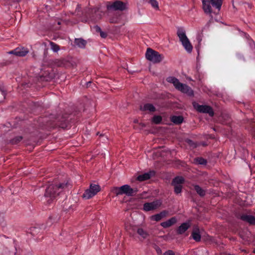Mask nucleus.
I'll return each instance as SVG.
<instances>
[{
	"label": "nucleus",
	"mask_w": 255,
	"mask_h": 255,
	"mask_svg": "<svg viewBox=\"0 0 255 255\" xmlns=\"http://www.w3.org/2000/svg\"><path fill=\"white\" fill-rule=\"evenodd\" d=\"M67 184L62 183L58 185L51 184L46 189L44 196L50 199L48 202L52 201L62 191L65 189Z\"/></svg>",
	"instance_id": "obj_1"
},
{
	"label": "nucleus",
	"mask_w": 255,
	"mask_h": 255,
	"mask_svg": "<svg viewBox=\"0 0 255 255\" xmlns=\"http://www.w3.org/2000/svg\"><path fill=\"white\" fill-rule=\"evenodd\" d=\"M167 81L173 84L175 88L182 93L190 96H193L194 92L191 88L187 85L180 83L177 78L174 77H169L167 78Z\"/></svg>",
	"instance_id": "obj_2"
},
{
	"label": "nucleus",
	"mask_w": 255,
	"mask_h": 255,
	"mask_svg": "<svg viewBox=\"0 0 255 255\" xmlns=\"http://www.w3.org/2000/svg\"><path fill=\"white\" fill-rule=\"evenodd\" d=\"M111 191L117 196L123 194L128 196H132L136 193L137 190L136 188H131L128 184H125L121 187H114L111 189Z\"/></svg>",
	"instance_id": "obj_3"
},
{
	"label": "nucleus",
	"mask_w": 255,
	"mask_h": 255,
	"mask_svg": "<svg viewBox=\"0 0 255 255\" xmlns=\"http://www.w3.org/2000/svg\"><path fill=\"white\" fill-rule=\"evenodd\" d=\"M202 2L204 12L206 14H211L212 7L210 4L219 10L221 9L223 0H202Z\"/></svg>",
	"instance_id": "obj_4"
},
{
	"label": "nucleus",
	"mask_w": 255,
	"mask_h": 255,
	"mask_svg": "<svg viewBox=\"0 0 255 255\" xmlns=\"http://www.w3.org/2000/svg\"><path fill=\"white\" fill-rule=\"evenodd\" d=\"M177 35L186 50L188 52H191L192 50L193 47L188 38L186 36L185 31L184 29L181 27H178L177 31Z\"/></svg>",
	"instance_id": "obj_5"
},
{
	"label": "nucleus",
	"mask_w": 255,
	"mask_h": 255,
	"mask_svg": "<svg viewBox=\"0 0 255 255\" xmlns=\"http://www.w3.org/2000/svg\"><path fill=\"white\" fill-rule=\"evenodd\" d=\"M145 56L147 60L153 63H159L161 61L163 58V56L158 52L150 48L147 49Z\"/></svg>",
	"instance_id": "obj_6"
},
{
	"label": "nucleus",
	"mask_w": 255,
	"mask_h": 255,
	"mask_svg": "<svg viewBox=\"0 0 255 255\" xmlns=\"http://www.w3.org/2000/svg\"><path fill=\"white\" fill-rule=\"evenodd\" d=\"M100 189L99 185L91 184L89 189H87L83 194V197L86 199H89L96 195L100 191Z\"/></svg>",
	"instance_id": "obj_7"
},
{
	"label": "nucleus",
	"mask_w": 255,
	"mask_h": 255,
	"mask_svg": "<svg viewBox=\"0 0 255 255\" xmlns=\"http://www.w3.org/2000/svg\"><path fill=\"white\" fill-rule=\"evenodd\" d=\"M107 7L109 10L123 11L127 8V4L122 1L117 0L108 4Z\"/></svg>",
	"instance_id": "obj_8"
},
{
	"label": "nucleus",
	"mask_w": 255,
	"mask_h": 255,
	"mask_svg": "<svg viewBox=\"0 0 255 255\" xmlns=\"http://www.w3.org/2000/svg\"><path fill=\"white\" fill-rule=\"evenodd\" d=\"M194 108L199 112L202 113H207L211 117L213 116L214 112L212 108L207 105H200L196 102L193 103Z\"/></svg>",
	"instance_id": "obj_9"
},
{
	"label": "nucleus",
	"mask_w": 255,
	"mask_h": 255,
	"mask_svg": "<svg viewBox=\"0 0 255 255\" xmlns=\"http://www.w3.org/2000/svg\"><path fill=\"white\" fill-rule=\"evenodd\" d=\"M161 205V202L159 200L145 203L143 204V210L146 212L154 210L159 207Z\"/></svg>",
	"instance_id": "obj_10"
},
{
	"label": "nucleus",
	"mask_w": 255,
	"mask_h": 255,
	"mask_svg": "<svg viewBox=\"0 0 255 255\" xmlns=\"http://www.w3.org/2000/svg\"><path fill=\"white\" fill-rule=\"evenodd\" d=\"M28 53V50L27 48L24 47H17L14 49L13 50H11L8 52L9 54H13L17 56L23 57L25 56Z\"/></svg>",
	"instance_id": "obj_11"
},
{
	"label": "nucleus",
	"mask_w": 255,
	"mask_h": 255,
	"mask_svg": "<svg viewBox=\"0 0 255 255\" xmlns=\"http://www.w3.org/2000/svg\"><path fill=\"white\" fill-rule=\"evenodd\" d=\"M177 221L176 217H172L169 220L161 223L160 225L164 228H167L175 224Z\"/></svg>",
	"instance_id": "obj_12"
},
{
	"label": "nucleus",
	"mask_w": 255,
	"mask_h": 255,
	"mask_svg": "<svg viewBox=\"0 0 255 255\" xmlns=\"http://www.w3.org/2000/svg\"><path fill=\"white\" fill-rule=\"evenodd\" d=\"M167 215V212L166 211H163L158 214L152 215L151 216L150 219L152 221L157 222L160 221L162 218L166 217Z\"/></svg>",
	"instance_id": "obj_13"
},
{
	"label": "nucleus",
	"mask_w": 255,
	"mask_h": 255,
	"mask_svg": "<svg viewBox=\"0 0 255 255\" xmlns=\"http://www.w3.org/2000/svg\"><path fill=\"white\" fill-rule=\"evenodd\" d=\"M140 109L142 111H148L149 112H153L155 111V108L151 104H145L143 106H141Z\"/></svg>",
	"instance_id": "obj_14"
},
{
	"label": "nucleus",
	"mask_w": 255,
	"mask_h": 255,
	"mask_svg": "<svg viewBox=\"0 0 255 255\" xmlns=\"http://www.w3.org/2000/svg\"><path fill=\"white\" fill-rule=\"evenodd\" d=\"M241 219L246 221L250 224H255V217L252 215H243L241 216Z\"/></svg>",
	"instance_id": "obj_15"
},
{
	"label": "nucleus",
	"mask_w": 255,
	"mask_h": 255,
	"mask_svg": "<svg viewBox=\"0 0 255 255\" xmlns=\"http://www.w3.org/2000/svg\"><path fill=\"white\" fill-rule=\"evenodd\" d=\"M190 225L189 223H184L182 224L178 228L177 232L178 234H182L185 233L190 227Z\"/></svg>",
	"instance_id": "obj_16"
},
{
	"label": "nucleus",
	"mask_w": 255,
	"mask_h": 255,
	"mask_svg": "<svg viewBox=\"0 0 255 255\" xmlns=\"http://www.w3.org/2000/svg\"><path fill=\"white\" fill-rule=\"evenodd\" d=\"M137 233L143 239H145L149 236L148 232L142 228H138L137 229Z\"/></svg>",
	"instance_id": "obj_17"
},
{
	"label": "nucleus",
	"mask_w": 255,
	"mask_h": 255,
	"mask_svg": "<svg viewBox=\"0 0 255 255\" xmlns=\"http://www.w3.org/2000/svg\"><path fill=\"white\" fill-rule=\"evenodd\" d=\"M152 172L145 173L141 175H139L137 177V180L139 181H143L149 179L151 176Z\"/></svg>",
	"instance_id": "obj_18"
},
{
	"label": "nucleus",
	"mask_w": 255,
	"mask_h": 255,
	"mask_svg": "<svg viewBox=\"0 0 255 255\" xmlns=\"http://www.w3.org/2000/svg\"><path fill=\"white\" fill-rule=\"evenodd\" d=\"M74 42L77 46L81 48H85L87 43L86 41L82 38H76Z\"/></svg>",
	"instance_id": "obj_19"
},
{
	"label": "nucleus",
	"mask_w": 255,
	"mask_h": 255,
	"mask_svg": "<svg viewBox=\"0 0 255 255\" xmlns=\"http://www.w3.org/2000/svg\"><path fill=\"white\" fill-rule=\"evenodd\" d=\"M192 236L195 241L197 242L200 241L201 236L200 235L199 229L196 228L194 229L192 233Z\"/></svg>",
	"instance_id": "obj_20"
},
{
	"label": "nucleus",
	"mask_w": 255,
	"mask_h": 255,
	"mask_svg": "<svg viewBox=\"0 0 255 255\" xmlns=\"http://www.w3.org/2000/svg\"><path fill=\"white\" fill-rule=\"evenodd\" d=\"M171 121L175 124H180L183 121V118L182 116H172Z\"/></svg>",
	"instance_id": "obj_21"
},
{
	"label": "nucleus",
	"mask_w": 255,
	"mask_h": 255,
	"mask_svg": "<svg viewBox=\"0 0 255 255\" xmlns=\"http://www.w3.org/2000/svg\"><path fill=\"white\" fill-rule=\"evenodd\" d=\"M184 182V178L182 176H177L174 178L172 181V184L173 185H181Z\"/></svg>",
	"instance_id": "obj_22"
},
{
	"label": "nucleus",
	"mask_w": 255,
	"mask_h": 255,
	"mask_svg": "<svg viewBox=\"0 0 255 255\" xmlns=\"http://www.w3.org/2000/svg\"><path fill=\"white\" fill-rule=\"evenodd\" d=\"M194 189L200 196H204L205 195V191L202 189L199 186L195 185Z\"/></svg>",
	"instance_id": "obj_23"
},
{
	"label": "nucleus",
	"mask_w": 255,
	"mask_h": 255,
	"mask_svg": "<svg viewBox=\"0 0 255 255\" xmlns=\"http://www.w3.org/2000/svg\"><path fill=\"white\" fill-rule=\"evenodd\" d=\"M194 163L197 164L205 165L207 163V161L202 157H198L194 159Z\"/></svg>",
	"instance_id": "obj_24"
},
{
	"label": "nucleus",
	"mask_w": 255,
	"mask_h": 255,
	"mask_svg": "<svg viewBox=\"0 0 255 255\" xmlns=\"http://www.w3.org/2000/svg\"><path fill=\"white\" fill-rule=\"evenodd\" d=\"M49 44L51 46V49L54 51V52H57L59 50V46L55 44V43L53 42H49Z\"/></svg>",
	"instance_id": "obj_25"
},
{
	"label": "nucleus",
	"mask_w": 255,
	"mask_h": 255,
	"mask_svg": "<svg viewBox=\"0 0 255 255\" xmlns=\"http://www.w3.org/2000/svg\"><path fill=\"white\" fill-rule=\"evenodd\" d=\"M149 2L153 8L158 9V2L156 0H149Z\"/></svg>",
	"instance_id": "obj_26"
},
{
	"label": "nucleus",
	"mask_w": 255,
	"mask_h": 255,
	"mask_svg": "<svg viewBox=\"0 0 255 255\" xmlns=\"http://www.w3.org/2000/svg\"><path fill=\"white\" fill-rule=\"evenodd\" d=\"M161 120L162 118L160 116H155L152 119V122L156 124H159L161 122Z\"/></svg>",
	"instance_id": "obj_27"
},
{
	"label": "nucleus",
	"mask_w": 255,
	"mask_h": 255,
	"mask_svg": "<svg viewBox=\"0 0 255 255\" xmlns=\"http://www.w3.org/2000/svg\"><path fill=\"white\" fill-rule=\"evenodd\" d=\"M5 95L6 93L4 90L0 87V101H1L5 99Z\"/></svg>",
	"instance_id": "obj_28"
},
{
	"label": "nucleus",
	"mask_w": 255,
	"mask_h": 255,
	"mask_svg": "<svg viewBox=\"0 0 255 255\" xmlns=\"http://www.w3.org/2000/svg\"><path fill=\"white\" fill-rule=\"evenodd\" d=\"M65 61L64 59L56 60L55 64L58 66H64L65 65Z\"/></svg>",
	"instance_id": "obj_29"
},
{
	"label": "nucleus",
	"mask_w": 255,
	"mask_h": 255,
	"mask_svg": "<svg viewBox=\"0 0 255 255\" xmlns=\"http://www.w3.org/2000/svg\"><path fill=\"white\" fill-rule=\"evenodd\" d=\"M22 139V137L21 136H18L12 139L11 142L13 144H17L19 141H20Z\"/></svg>",
	"instance_id": "obj_30"
},
{
	"label": "nucleus",
	"mask_w": 255,
	"mask_h": 255,
	"mask_svg": "<svg viewBox=\"0 0 255 255\" xmlns=\"http://www.w3.org/2000/svg\"><path fill=\"white\" fill-rule=\"evenodd\" d=\"M174 186V191L176 194L180 193L182 190V185H173Z\"/></svg>",
	"instance_id": "obj_31"
},
{
	"label": "nucleus",
	"mask_w": 255,
	"mask_h": 255,
	"mask_svg": "<svg viewBox=\"0 0 255 255\" xmlns=\"http://www.w3.org/2000/svg\"><path fill=\"white\" fill-rule=\"evenodd\" d=\"M186 142L189 145H190L192 148H195L196 147V144L192 140L190 139H186Z\"/></svg>",
	"instance_id": "obj_32"
},
{
	"label": "nucleus",
	"mask_w": 255,
	"mask_h": 255,
	"mask_svg": "<svg viewBox=\"0 0 255 255\" xmlns=\"http://www.w3.org/2000/svg\"><path fill=\"white\" fill-rule=\"evenodd\" d=\"M162 255H175V253L171 250H168L165 252Z\"/></svg>",
	"instance_id": "obj_33"
},
{
	"label": "nucleus",
	"mask_w": 255,
	"mask_h": 255,
	"mask_svg": "<svg viewBox=\"0 0 255 255\" xmlns=\"http://www.w3.org/2000/svg\"><path fill=\"white\" fill-rule=\"evenodd\" d=\"M93 29H94V30L95 31H96L97 32H100L102 31L101 28L98 25H96V26H94Z\"/></svg>",
	"instance_id": "obj_34"
},
{
	"label": "nucleus",
	"mask_w": 255,
	"mask_h": 255,
	"mask_svg": "<svg viewBox=\"0 0 255 255\" xmlns=\"http://www.w3.org/2000/svg\"><path fill=\"white\" fill-rule=\"evenodd\" d=\"M100 36L102 38H106L107 36V34L106 32L103 31H101L100 32Z\"/></svg>",
	"instance_id": "obj_35"
},
{
	"label": "nucleus",
	"mask_w": 255,
	"mask_h": 255,
	"mask_svg": "<svg viewBox=\"0 0 255 255\" xmlns=\"http://www.w3.org/2000/svg\"><path fill=\"white\" fill-rule=\"evenodd\" d=\"M156 252H157V254H161V249H160V248H157L156 249Z\"/></svg>",
	"instance_id": "obj_36"
},
{
	"label": "nucleus",
	"mask_w": 255,
	"mask_h": 255,
	"mask_svg": "<svg viewBox=\"0 0 255 255\" xmlns=\"http://www.w3.org/2000/svg\"><path fill=\"white\" fill-rule=\"evenodd\" d=\"M242 252H246V253H247V252H246V251H245V250H242Z\"/></svg>",
	"instance_id": "obj_37"
},
{
	"label": "nucleus",
	"mask_w": 255,
	"mask_h": 255,
	"mask_svg": "<svg viewBox=\"0 0 255 255\" xmlns=\"http://www.w3.org/2000/svg\"><path fill=\"white\" fill-rule=\"evenodd\" d=\"M58 24H61V22H60V21H58Z\"/></svg>",
	"instance_id": "obj_38"
},
{
	"label": "nucleus",
	"mask_w": 255,
	"mask_h": 255,
	"mask_svg": "<svg viewBox=\"0 0 255 255\" xmlns=\"http://www.w3.org/2000/svg\"><path fill=\"white\" fill-rule=\"evenodd\" d=\"M110 22H114V21H112V20H110Z\"/></svg>",
	"instance_id": "obj_39"
},
{
	"label": "nucleus",
	"mask_w": 255,
	"mask_h": 255,
	"mask_svg": "<svg viewBox=\"0 0 255 255\" xmlns=\"http://www.w3.org/2000/svg\"><path fill=\"white\" fill-rule=\"evenodd\" d=\"M254 253H255V250H254Z\"/></svg>",
	"instance_id": "obj_40"
}]
</instances>
